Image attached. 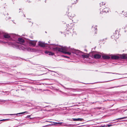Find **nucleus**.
I'll use <instances>...</instances> for the list:
<instances>
[{
	"instance_id": "f257e3e1",
	"label": "nucleus",
	"mask_w": 127,
	"mask_h": 127,
	"mask_svg": "<svg viewBox=\"0 0 127 127\" xmlns=\"http://www.w3.org/2000/svg\"><path fill=\"white\" fill-rule=\"evenodd\" d=\"M19 41L20 42V43H17L15 45L16 46H18V48L20 50H23L25 51H28L31 52H34L35 50L33 48H30L27 47V46L23 43L24 42L23 39L20 38L18 39Z\"/></svg>"
},
{
	"instance_id": "f03ea898",
	"label": "nucleus",
	"mask_w": 127,
	"mask_h": 127,
	"mask_svg": "<svg viewBox=\"0 0 127 127\" xmlns=\"http://www.w3.org/2000/svg\"><path fill=\"white\" fill-rule=\"evenodd\" d=\"M56 49L59 51L67 54L69 55H70L71 54L70 53L66 52L68 50V48L66 47H61L60 48L58 47H56Z\"/></svg>"
},
{
	"instance_id": "7ed1b4c3",
	"label": "nucleus",
	"mask_w": 127,
	"mask_h": 127,
	"mask_svg": "<svg viewBox=\"0 0 127 127\" xmlns=\"http://www.w3.org/2000/svg\"><path fill=\"white\" fill-rule=\"evenodd\" d=\"M37 41H30L29 42V43L31 46L34 47L35 46Z\"/></svg>"
},
{
	"instance_id": "20e7f679",
	"label": "nucleus",
	"mask_w": 127,
	"mask_h": 127,
	"mask_svg": "<svg viewBox=\"0 0 127 127\" xmlns=\"http://www.w3.org/2000/svg\"><path fill=\"white\" fill-rule=\"evenodd\" d=\"M3 36L5 38H8L11 37L12 34H9L7 33H3Z\"/></svg>"
},
{
	"instance_id": "39448f33",
	"label": "nucleus",
	"mask_w": 127,
	"mask_h": 127,
	"mask_svg": "<svg viewBox=\"0 0 127 127\" xmlns=\"http://www.w3.org/2000/svg\"><path fill=\"white\" fill-rule=\"evenodd\" d=\"M38 45L41 47H44L46 46L47 44L45 43L44 42L39 41L38 42Z\"/></svg>"
},
{
	"instance_id": "423d86ee",
	"label": "nucleus",
	"mask_w": 127,
	"mask_h": 127,
	"mask_svg": "<svg viewBox=\"0 0 127 127\" xmlns=\"http://www.w3.org/2000/svg\"><path fill=\"white\" fill-rule=\"evenodd\" d=\"M111 37L112 38L116 39L119 38L118 35L117 33H114L111 36Z\"/></svg>"
},
{
	"instance_id": "0eeeda50",
	"label": "nucleus",
	"mask_w": 127,
	"mask_h": 127,
	"mask_svg": "<svg viewBox=\"0 0 127 127\" xmlns=\"http://www.w3.org/2000/svg\"><path fill=\"white\" fill-rule=\"evenodd\" d=\"M101 57V55L98 54H95L94 55V58L96 59L100 58Z\"/></svg>"
},
{
	"instance_id": "6e6552de",
	"label": "nucleus",
	"mask_w": 127,
	"mask_h": 127,
	"mask_svg": "<svg viewBox=\"0 0 127 127\" xmlns=\"http://www.w3.org/2000/svg\"><path fill=\"white\" fill-rule=\"evenodd\" d=\"M108 8H104V9H102V12H101L100 13L102 14L103 13V12L107 13L108 12Z\"/></svg>"
},
{
	"instance_id": "1a4fd4ad",
	"label": "nucleus",
	"mask_w": 127,
	"mask_h": 127,
	"mask_svg": "<svg viewBox=\"0 0 127 127\" xmlns=\"http://www.w3.org/2000/svg\"><path fill=\"white\" fill-rule=\"evenodd\" d=\"M74 16V15L71 13H69L68 14V16L70 19H72Z\"/></svg>"
},
{
	"instance_id": "9d476101",
	"label": "nucleus",
	"mask_w": 127,
	"mask_h": 127,
	"mask_svg": "<svg viewBox=\"0 0 127 127\" xmlns=\"http://www.w3.org/2000/svg\"><path fill=\"white\" fill-rule=\"evenodd\" d=\"M45 53L46 54H48L49 55H53L54 54V53L53 52H49L47 51H45Z\"/></svg>"
},
{
	"instance_id": "9b49d317",
	"label": "nucleus",
	"mask_w": 127,
	"mask_h": 127,
	"mask_svg": "<svg viewBox=\"0 0 127 127\" xmlns=\"http://www.w3.org/2000/svg\"><path fill=\"white\" fill-rule=\"evenodd\" d=\"M121 57L123 59H127V54H124L121 56Z\"/></svg>"
},
{
	"instance_id": "f8f14e48",
	"label": "nucleus",
	"mask_w": 127,
	"mask_h": 127,
	"mask_svg": "<svg viewBox=\"0 0 127 127\" xmlns=\"http://www.w3.org/2000/svg\"><path fill=\"white\" fill-rule=\"evenodd\" d=\"M82 56L83 58H88L89 57V54L82 55Z\"/></svg>"
},
{
	"instance_id": "ddd939ff",
	"label": "nucleus",
	"mask_w": 127,
	"mask_h": 127,
	"mask_svg": "<svg viewBox=\"0 0 127 127\" xmlns=\"http://www.w3.org/2000/svg\"><path fill=\"white\" fill-rule=\"evenodd\" d=\"M72 119L73 120V121H81L83 120L82 119L80 118H78L77 119L73 118Z\"/></svg>"
},
{
	"instance_id": "4468645a",
	"label": "nucleus",
	"mask_w": 127,
	"mask_h": 127,
	"mask_svg": "<svg viewBox=\"0 0 127 127\" xmlns=\"http://www.w3.org/2000/svg\"><path fill=\"white\" fill-rule=\"evenodd\" d=\"M111 58L113 59H118L119 58V57L116 56H113L111 57Z\"/></svg>"
},
{
	"instance_id": "2eb2a0df",
	"label": "nucleus",
	"mask_w": 127,
	"mask_h": 127,
	"mask_svg": "<svg viewBox=\"0 0 127 127\" xmlns=\"http://www.w3.org/2000/svg\"><path fill=\"white\" fill-rule=\"evenodd\" d=\"M28 113V112L27 111H25L24 112H22L21 113H17V114H9V115H17V114H23L24 113Z\"/></svg>"
},
{
	"instance_id": "dca6fc26",
	"label": "nucleus",
	"mask_w": 127,
	"mask_h": 127,
	"mask_svg": "<svg viewBox=\"0 0 127 127\" xmlns=\"http://www.w3.org/2000/svg\"><path fill=\"white\" fill-rule=\"evenodd\" d=\"M79 52L80 51L78 50H74V51L72 53L77 55L79 53Z\"/></svg>"
},
{
	"instance_id": "f3484780",
	"label": "nucleus",
	"mask_w": 127,
	"mask_h": 127,
	"mask_svg": "<svg viewBox=\"0 0 127 127\" xmlns=\"http://www.w3.org/2000/svg\"><path fill=\"white\" fill-rule=\"evenodd\" d=\"M103 58L104 59H109L110 57L107 55H104L102 56Z\"/></svg>"
},
{
	"instance_id": "a211bd4d",
	"label": "nucleus",
	"mask_w": 127,
	"mask_h": 127,
	"mask_svg": "<svg viewBox=\"0 0 127 127\" xmlns=\"http://www.w3.org/2000/svg\"><path fill=\"white\" fill-rule=\"evenodd\" d=\"M127 118V117H125L122 118H121L117 119L116 120H120L121 119H124Z\"/></svg>"
},
{
	"instance_id": "6ab92c4d",
	"label": "nucleus",
	"mask_w": 127,
	"mask_h": 127,
	"mask_svg": "<svg viewBox=\"0 0 127 127\" xmlns=\"http://www.w3.org/2000/svg\"><path fill=\"white\" fill-rule=\"evenodd\" d=\"M100 4H102V5L103 6H104L103 5H105V3H104L103 2H101V3H100Z\"/></svg>"
},
{
	"instance_id": "aec40b11",
	"label": "nucleus",
	"mask_w": 127,
	"mask_h": 127,
	"mask_svg": "<svg viewBox=\"0 0 127 127\" xmlns=\"http://www.w3.org/2000/svg\"><path fill=\"white\" fill-rule=\"evenodd\" d=\"M64 126H68V127H70L71 126V125H68L67 124H65Z\"/></svg>"
},
{
	"instance_id": "412c9836",
	"label": "nucleus",
	"mask_w": 127,
	"mask_h": 127,
	"mask_svg": "<svg viewBox=\"0 0 127 127\" xmlns=\"http://www.w3.org/2000/svg\"><path fill=\"white\" fill-rule=\"evenodd\" d=\"M10 119H3V121H5L6 120H9Z\"/></svg>"
},
{
	"instance_id": "4be33fe9",
	"label": "nucleus",
	"mask_w": 127,
	"mask_h": 127,
	"mask_svg": "<svg viewBox=\"0 0 127 127\" xmlns=\"http://www.w3.org/2000/svg\"><path fill=\"white\" fill-rule=\"evenodd\" d=\"M63 56L64 57H65L67 58H69V57L67 56Z\"/></svg>"
},
{
	"instance_id": "5701e85b",
	"label": "nucleus",
	"mask_w": 127,
	"mask_h": 127,
	"mask_svg": "<svg viewBox=\"0 0 127 127\" xmlns=\"http://www.w3.org/2000/svg\"><path fill=\"white\" fill-rule=\"evenodd\" d=\"M31 115H28L27 116V118H29L30 117H31Z\"/></svg>"
},
{
	"instance_id": "b1692460",
	"label": "nucleus",
	"mask_w": 127,
	"mask_h": 127,
	"mask_svg": "<svg viewBox=\"0 0 127 127\" xmlns=\"http://www.w3.org/2000/svg\"><path fill=\"white\" fill-rule=\"evenodd\" d=\"M124 86V85H122V86ZM119 87V86H117V87H114H114H116V88H117V87ZM113 88V87H112L111 88Z\"/></svg>"
},
{
	"instance_id": "393cba45",
	"label": "nucleus",
	"mask_w": 127,
	"mask_h": 127,
	"mask_svg": "<svg viewBox=\"0 0 127 127\" xmlns=\"http://www.w3.org/2000/svg\"><path fill=\"white\" fill-rule=\"evenodd\" d=\"M112 125H108V126L109 127H110V126H112Z\"/></svg>"
},
{
	"instance_id": "a878e982",
	"label": "nucleus",
	"mask_w": 127,
	"mask_h": 127,
	"mask_svg": "<svg viewBox=\"0 0 127 127\" xmlns=\"http://www.w3.org/2000/svg\"><path fill=\"white\" fill-rule=\"evenodd\" d=\"M12 44V43L11 42L9 44Z\"/></svg>"
},
{
	"instance_id": "bb28decb",
	"label": "nucleus",
	"mask_w": 127,
	"mask_h": 127,
	"mask_svg": "<svg viewBox=\"0 0 127 127\" xmlns=\"http://www.w3.org/2000/svg\"><path fill=\"white\" fill-rule=\"evenodd\" d=\"M104 73H110V72H104Z\"/></svg>"
},
{
	"instance_id": "cd10ccee",
	"label": "nucleus",
	"mask_w": 127,
	"mask_h": 127,
	"mask_svg": "<svg viewBox=\"0 0 127 127\" xmlns=\"http://www.w3.org/2000/svg\"><path fill=\"white\" fill-rule=\"evenodd\" d=\"M113 74H118L117 73H112Z\"/></svg>"
},
{
	"instance_id": "c85d7f7f",
	"label": "nucleus",
	"mask_w": 127,
	"mask_h": 127,
	"mask_svg": "<svg viewBox=\"0 0 127 127\" xmlns=\"http://www.w3.org/2000/svg\"><path fill=\"white\" fill-rule=\"evenodd\" d=\"M62 123H58V124H61Z\"/></svg>"
},
{
	"instance_id": "c756f323",
	"label": "nucleus",
	"mask_w": 127,
	"mask_h": 127,
	"mask_svg": "<svg viewBox=\"0 0 127 127\" xmlns=\"http://www.w3.org/2000/svg\"><path fill=\"white\" fill-rule=\"evenodd\" d=\"M70 25H73V23H72V24L71 23Z\"/></svg>"
},
{
	"instance_id": "7c9ffc66",
	"label": "nucleus",
	"mask_w": 127,
	"mask_h": 127,
	"mask_svg": "<svg viewBox=\"0 0 127 127\" xmlns=\"http://www.w3.org/2000/svg\"><path fill=\"white\" fill-rule=\"evenodd\" d=\"M107 82V81H104V82H103V83H105V82Z\"/></svg>"
},
{
	"instance_id": "2f4dec72",
	"label": "nucleus",
	"mask_w": 127,
	"mask_h": 127,
	"mask_svg": "<svg viewBox=\"0 0 127 127\" xmlns=\"http://www.w3.org/2000/svg\"><path fill=\"white\" fill-rule=\"evenodd\" d=\"M0 121H3V120H0Z\"/></svg>"
},
{
	"instance_id": "473e14b6",
	"label": "nucleus",
	"mask_w": 127,
	"mask_h": 127,
	"mask_svg": "<svg viewBox=\"0 0 127 127\" xmlns=\"http://www.w3.org/2000/svg\"><path fill=\"white\" fill-rule=\"evenodd\" d=\"M32 118H30V119H32Z\"/></svg>"
},
{
	"instance_id": "72a5a7b5",
	"label": "nucleus",
	"mask_w": 127,
	"mask_h": 127,
	"mask_svg": "<svg viewBox=\"0 0 127 127\" xmlns=\"http://www.w3.org/2000/svg\"><path fill=\"white\" fill-rule=\"evenodd\" d=\"M127 110H125V111H126Z\"/></svg>"
}]
</instances>
